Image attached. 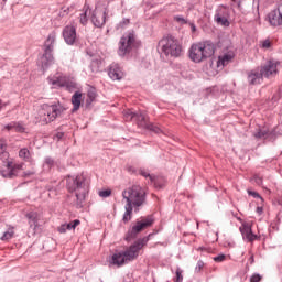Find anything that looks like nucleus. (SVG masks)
<instances>
[{"mask_svg": "<svg viewBox=\"0 0 282 282\" xmlns=\"http://www.w3.org/2000/svg\"><path fill=\"white\" fill-rule=\"evenodd\" d=\"M215 21L219 25H224L225 28H228V25H230V22L228 21V17L224 15L223 11H219L218 13H216Z\"/></svg>", "mask_w": 282, "mask_h": 282, "instance_id": "23", "label": "nucleus"}, {"mask_svg": "<svg viewBox=\"0 0 282 282\" xmlns=\"http://www.w3.org/2000/svg\"><path fill=\"white\" fill-rule=\"evenodd\" d=\"M12 237H14V229H9L8 231H6L3 234V236L1 237L2 241H10V239H12Z\"/></svg>", "mask_w": 282, "mask_h": 282, "instance_id": "30", "label": "nucleus"}, {"mask_svg": "<svg viewBox=\"0 0 282 282\" xmlns=\"http://www.w3.org/2000/svg\"><path fill=\"white\" fill-rule=\"evenodd\" d=\"M6 129H8V131H12V129H14V123L6 126Z\"/></svg>", "mask_w": 282, "mask_h": 282, "instance_id": "53", "label": "nucleus"}, {"mask_svg": "<svg viewBox=\"0 0 282 282\" xmlns=\"http://www.w3.org/2000/svg\"><path fill=\"white\" fill-rule=\"evenodd\" d=\"M63 39L67 45H74L78 41V35L76 34V26L66 25L62 32Z\"/></svg>", "mask_w": 282, "mask_h": 282, "instance_id": "13", "label": "nucleus"}, {"mask_svg": "<svg viewBox=\"0 0 282 282\" xmlns=\"http://www.w3.org/2000/svg\"><path fill=\"white\" fill-rule=\"evenodd\" d=\"M44 164L47 166V169H52V166L55 164L54 159L51 156L45 158Z\"/></svg>", "mask_w": 282, "mask_h": 282, "instance_id": "38", "label": "nucleus"}, {"mask_svg": "<svg viewBox=\"0 0 282 282\" xmlns=\"http://www.w3.org/2000/svg\"><path fill=\"white\" fill-rule=\"evenodd\" d=\"M183 281H184V276L182 275V269H177L174 282H183Z\"/></svg>", "mask_w": 282, "mask_h": 282, "instance_id": "41", "label": "nucleus"}, {"mask_svg": "<svg viewBox=\"0 0 282 282\" xmlns=\"http://www.w3.org/2000/svg\"><path fill=\"white\" fill-rule=\"evenodd\" d=\"M214 261H216V263H221V261H226V254H219L215 257Z\"/></svg>", "mask_w": 282, "mask_h": 282, "instance_id": "45", "label": "nucleus"}, {"mask_svg": "<svg viewBox=\"0 0 282 282\" xmlns=\"http://www.w3.org/2000/svg\"><path fill=\"white\" fill-rule=\"evenodd\" d=\"M54 43H56V32H52L48 34L47 40L44 43V54L41 57V67L43 72L50 67V65H54Z\"/></svg>", "mask_w": 282, "mask_h": 282, "instance_id": "5", "label": "nucleus"}, {"mask_svg": "<svg viewBox=\"0 0 282 282\" xmlns=\"http://www.w3.org/2000/svg\"><path fill=\"white\" fill-rule=\"evenodd\" d=\"M80 102H83V93L75 91L72 96L73 113L80 109Z\"/></svg>", "mask_w": 282, "mask_h": 282, "instance_id": "22", "label": "nucleus"}, {"mask_svg": "<svg viewBox=\"0 0 282 282\" xmlns=\"http://www.w3.org/2000/svg\"><path fill=\"white\" fill-rule=\"evenodd\" d=\"M151 183L154 185L155 188H158V191L164 188V182H162V180H160L155 176H154V180L151 181Z\"/></svg>", "mask_w": 282, "mask_h": 282, "instance_id": "33", "label": "nucleus"}, {"mask_svg": "<svg viewBox=\"0 0 282 282\" xmlns=\"http://www.w3.org/2000/svg\"><path fill=\"white\" fill-rule=\"evenodd\" d=\"M65 226H66V230H76V227L80 226V220L75 219L74 221L65 224Z\"/></svg>", "mask_w": 282, "mask_h": 282, "instance_id": "29", "label": "nucleus"}, {"mask_svg": "<svg viewBox=\"0 0 282 282\" xmlns=\"http://www.w3.org/2000/svg\"><path fill=\"white\" fill-rule=\"evenodd\" d=\"M279 206H282V198L278 199Z\"/></svg>", "mask_w": 282, "mask_h": 282, "instance_id": "56", "label": "nucleus"}, {"mask_svg": "<svg viewBox=\"0 0 282 282\" xmlns=\"http://www.w3.org/2000/svg\"><path fill=\"white\" fill-rule=\"evenodd\" d=\"M234 3H238V6H241V0H231Z\"/></svg>", "mask_w": 282, "mask_h": 282, "instance_id": "54", "label": "nucleus"}, {"mask_svg": "<svg viewBox=\"0 0 282 282\" xmlns=\"http://www.w3.org/2000/svg\"><path fill=\"white\" fill-rule=\"evenodd\" d=\"M111 196V189H105L99 192V197H110Z\"/></svg>", "mask_w": 282, "mask_h": 282, "instance_id": "44", "label": "nucleus"}, {"mask_svg": "<svg viewBox=\"0 0 282 282\" xmlns=\"http://www.w3.org/2000/svg\"><path fill=\"white\" fill-rule=\"evenodd\" d=\"M90 19L95 28H102L107 23V10H94Z\"/></svg>", "mask_w": 282, "mask_h": 282, "instance_id": "12", "label": "nucleus"}, {"mask_svg": "<svg viewBox=\"0 0 282 282\" xmlns=\"http://www.w3.org/2000/svg\"><path fill=\"white\" fill-rule=\"evenodd\" d=\"M174 21H176V23H181V25H186V23H188V21H186L182 15H175Z\"/></svg>", "mask_w": 282, "mask_h": 282, "instance_id": "37", "label": "nucleus"}, {"mask_svg": "<svg viewBox=\"0 0 282 282\" xmlns=\"http://www.w3.org/2000/svg\"><path fill=\"white\" fill-rule=\"evenodd\" d=\"M87 96L88 97L86 99V109H89L91 107V102H94L96 100V93L88 91Z\"/></svg>", "mask_w": 282, "mask_h": 282, "instance_id": "28", "label": "nucleus"}, {"mask_svg": "<svg viewBox=\"0 0 282 282\" xmlns=\"http://www.w3.org/2000/svg\"><path fill=\"white\" fill-rule=\"evenodd\" d=\"M63 111H65V109L62 108V106L44 105L42 109L39 110L40 122H42V124H50V122H54Z\"/></svg>", "mask_w": 282, "mask_h": 282, "instance_id": "6", "label": "nucleus"}, {"mask_svg": "<svg viewBox=\"0 0 282 282\" xmlns=\"http://www.w3.org/2000/svg\"><path fill=\"white\" fill-rule=\"evenodd\" d=\"M66 186L69 193H75L78 208H83V203L89 193L87 177L84 174H78L75 177L68 176Z\"/></svg>", "mask_w": 282, "mask_h": 282, "instance_id": "1", "label": "nucleus"}, {"mask_svg": "<svg viewBox=\"0 0 282 282\" xmlns=\"http://www.w3.org/2000/svg\"><path fill=\"white\" fill-rule=\"evenodd\" d=\"M139 173L142 175V177H149L150 182H153V180H155V176L151 175V173H149V171L147 170H139Z\"/></svg>", "mask_w": 282, "mask_h": 282, "instance_id": "34", "label": "nucleus"}, {"mask_svg": "<svg viewBox=\"0 0 282 282\" xmlns=\"http://www.w3.org/2000/svg\"><path fill=\"white\" fill-rule=\"evenodd\" d=\"M122 197L129 206H133L135 213L140 210V206L147 204V194L139 185H134L122 192Z\"/></svg>", "mask_w": 282, "mask_h": 282, "instance_id": "3", "label": "nucleus"}, {"mask_svg": "<svg viewBox=\"0 0 282 282\" xmlns=\"http://www.w3.org/2000/svg\"><path fill=\"white\" fill-rule=\"evenodd\" d=\"M261 47L263 50H270L272 47V42H270V40H264L262 41Z\"/></svg>", "mask_w": 282, "mask_h": 282, "instance_id": "42", "label": "nucleus"}, {"mask_svg": "<svg viewBox=\"0 0 282 282\" xmlns=\"http://www.w3.org/2000/svg\"><path fill=\"white\" fill-rule=\"evenodd\" d=\"M131 23V20L127 19V18H123L121 20V22H119L117 24V30H124V28H127V25H129Z\"/></svg>", "mask_w": 282, "mask_h": 282, "instance_id": "31", "label": "nucleus"}, {"mask_svg": "<svg viewBox=\"0 0 282 282\" xmlns=\"http://www.w3.org/2000/svg\"><path fill=\"white\" fill-rule=\"evenodd\" d=\"M161 46V52L164 55L170 56V58H180L182 56V44L180 43L178 39L174 36H167L159 42Z\"/></svg>", "mask_w": 282, "mask_h": 282, "instance_id": "4", "label": "nucleus"}, {"mask_svg": "<svg viewBox=\"0 0 282 282\" xmlns=\"http://www.w3.org/2000/svg\"><path fill=\"white\" fill-rule=\"evenodd\" d=\"M240 232L242 235V238L252 243V241H256L258 239V236L252 232V227L248 224H243L242 227H240Z\"/></svg>", "mask_w": 282, "mask_h": 282, "instance_id": "18", "label": "nucleus"}, {"mask_svg": "<svg viewBox=\"0 0 282 282\" xmlns=\"http://www.w3.org/2000/svg\"><path fill=\"white\" fill-rule=\"evenodd\" d=\"M68 91L76 89V84L72 82L69 78L66 79V84L64 86Z\"/></svg>", "mask_w": 282, "mask_h": 282, "instance_id": "35", "label": "nucleus"}, {"mask_svg": "<svg viewBox=\"0 0 282 282\" xmlns=\"http://www.w3.org/2000/svg\"><path fill=\"white\" fill-rule=\"evenodd\" d=\"M248 195H250L251 197H254V199H261V202H263V197H261V195L254 191H250L248 189Z\"/></svg>", "mask_w": 282, "mask_h": 282, "instance_id": "39", "label": "nucleus"}, {"mask_svg": "<svg viewBox=\"0 0 282 282\" xmlns=\"http://www.w3.org/2000/svg\"><path fill=\"white\" fill-rule=\"evenodd\" d=\"M48 83L53 87H65L67 77H57L56 79L48 78Z\"/></svg>", "mask_w": 282, "mask_h": 282, "instance_id": "24", "label": "nucleus"}, {"mask_svg": "<svg viewBox=\"0 0 282 282\" xmlns=\"http://www.w3.org/2000/svg\"><path fill=\"white\" fill-rule=\"evenodd\" d=\"M126 212L123 214V218L122 221H124V224L131 221V215H133V206L126 204L124 206Z\"/></svg>", "mask_w": 282, "mask_h": 282, "instance_id": "26", "label": "nucleus"}, {"mask_svg": "<svg viewBox=\"0 0 282 282\" xmlns=\"http://www.w3.org/2000/svg\"><path fill=\"white\" fill-rule=\"evenodd\" d=\"M21 169H23V165L14 164L11 161H8L6 165V170H1L0 175H2V177H6L8 180H13V177H17Z\"/></svg>", "mask_w": 282, "mask_h": 282, "instance_id": "11", "label": "nucleus"}, {"mask_svg": "<svg viewBox=\"0 0 282 282\" xmlns=\"http://www.w3.org/2000/svg\"><path fill=\"white\" fill-rule=\"evenodd\" d=\"M203 269H204V261L198 260L195 270H196L197 272H202Z\"/></svg>", "mask_w": 282, "mask_h": 282, "instance_id": "46", "label": "nucleus"}, {"mask_svg": "<svg viewBox=\"0 0 282 282\" xmlns=\"http://www.w3.org/2000/svg\"><path fill=\"white\" fill-rule=\"evenodd\" d=\"M249 261H250V263H254V256H251V257L249 258Z\"/></svg>", "mask_w": 282, "mask_h": 282, "instance_id": "55", "label": "nucleus"}, {"mask_svg": "<svg viewBox=\"0 0 282 282\" xmlns=\"http://www.w3.org/2000/svg\"><path fill=\"white\" fill-rule=\"evenodd\" d=\"M19 156L22 158V160H30V150L28 148H23L19 151Z\"/></svg>", "mask_w": 282, "mask_h": 282, "instance_id": "32", "label": "nucleus"}, {"mask_svg": "<svg viewBox=\"0 0 282 282\" xmlns=\"http://www.w3.org/2000/svg\"><path fill=\"white\" fill-rule=\"evenodd\" d=\"M64 135H65V133H63V132H57V133L55 134V138H56L57 140H63Z\"/></svg>", "mask_w": 282, "mask_h": 282, "instance_id": "50", "label": "nucleus"}, {"mask_svg": "<svg viewBox=\"0 0 282 282\" xmlns=\"http://www.w3.org/2000/svg\"><path fill=\"white\" fill-rule=\"evenodd\" d=\"M279 63H275L274 61H268L265 65H263L260 69L262 76L265 78H270V76H274L278 74L276 67Z\"/></svg>", "mask_w": 282, "mask_h": 282, "instance_id": "14", "label": "nucleus"}, {"mask_svg": "<svg viewBox=\"0 0 282 282\" xmlns=\"http://www.w3.org/2000/svg\"><path fill=\"white\" fill-rule=\"evenodd\" d=\"M247 80L249 85H261V80H263V74L261 69L256 68L247 73Z\"/></svg>", "mask_w": 282, "mask_h": 282, "instance_id": "17", "label": "nucleus"}, {"mask_svg": "<svg viewBox=\"0 0 282 282\" xmlns=\"http://www.w3.org/2000/svg\"><path fill=\"white\" fill-rule=\"evenodd\" d=\"M8 145L3 140H0V160H8V152L6 151Z\"/></svg>", "mask_w": 282, "mask_h": 282, "instance_id": "27", "label": "nucleus"}, {"mask_svg": "<svg viewBox=\"0 0 282 282\" xmlns=\"http://www.w3.org/2000/svg\"><path fill=\"white\" fill-rule=\"evenodd\" d=\"M254 182L258 186H261V184H263V178H261V176H254Z\"/></svg>", "mask_w": 282, "mask_h": 282, "instance_id": "48", "label": "nucleus"}, {"mask_svg": "<svg viewBox=\"0 0 282 282\" xmlns=\"http://www.w3.org/2000/svg\"><path fill=\"white\" fill-rule=\"evenodd\" d=\"M155 219H153V216H148L141 218V220H138L134 226L127 232L126 235V241H131L132 239H135L142 230H145V228H150V226H153V223Z\"/></svg>", "mask_w": 282, "mask_h": 282, "instance_id": "8", "label": "nucleus"}, {"mask_svg": "<svg viewBox=\"0 0 282 282\" xmlns=\"http://www.w3.org/2000/svg\"><path fill=\"white\" fill-rule=\"evenodd\" d=\"M112 265H117V268H121V265H124L127 263V258L124 257V253L121 252H116L111 257V262Z\"/></svg>", "mask_w": 282, "mask_h": 282, "instance_id": "20", "label": "nucleus"}, {"mask_svg": "<svg viewBox=\"0 0 282 282\" xmlns=\"http://www.w3.org/2000/svg\"><path fill=\"white\" fill-rule=\"evenodd\" d=\"M48 83L53 87H65L67 77H57L56 79L48 78Z\"/></svg>", "mask_w": 282, "mask_h": 282, "instance_id": "25", "label": "nucleus"}, {"mask_svg": "<svg viewBox=\"0 0 282 282\" xmlns=\"http://www.w3.org/2000/svg\"><path fill=\"white\" fill-rule=\"evenodd\" d=\"M36 172H34V171H26V172H24V174H23V177H31V175H34Z\"/></svg>", "mask_w": 282, "mask_h": 282, "instance_id": "49", "label": "nucleus"}, {"mask_svg": "<svg viewBox=\"0 0 282 282\" xmlns=\"http://www.w3.org/2000/svg\"><path fill=\"white\" fill-rule=\"evenodd\" d=\"M25 217L29 221L30 228H32L33 230H36V228L39 227V213L29 212L25 214Z\"/></svg>", "mask_w": 282, "mask_h": 282, "instance_id": "19", "label": "nucleus"}, {"mask_svg": "<svg viewBox=\"0 0 282 282\" xmlns=\"http://www.w3.org/2000/svg\"><path fill=\"white\" fill-rule=\"evenodd\" d=\"M256 213H258V215H263V208L261 206L257 207Z\"/></svg>", "mask_w": 282, "mask_h": 282, "instance_id": "51", "label": "nucleus"}, {"mask_svg": "<svg viewBox=\"0 0 282 282\" xmlns=\"http://www.w3.org/2000/svg\"><path fill=\"white\" fill-rule=\"evenodd\" d=\"M147 243H149V237L140 238L126 251H122L123 257H126V261H134V259H138L142 247Z\"/></svg>", "mask_w": 282, "mask_h": 282, "instance_id": "9", "label": "nucleus"}, {"mask_svg": "<svg viewBox=\"0 0 282 282\" xmlns=\"http://www.w3.org/2000/svg\"><path fill=\"white\" fill-rule=\"evenodd\" d=\"M133 47H135V34L128 33L127 35H123L119 41V56H127V54L131 53Z\"/></svg>", "mask_w": 282, "mask_h": 282, "instance_id": "10", "label": "nucleus"}, {"mask_svg": "<svg viewBox=\"0 0 282 282\" xmlns=\"http://www.w3.org/2000/svg\"><path fill=\"white\" fill-rule=\"evenodd\" d=\"M13 129L19 133H23L25 131V128L21 123H14Z\"/></svg>", "mask_w": 282, "mask_h": 282, "instance_id": "43", "label": "nucleus"}, {"mask_svg": "<svg viewBox=\"0 0 282 282\" xmlns=\"http://www.w3.org/2000/svg\"><path fill=\"white\" fill-rule=\"evenodd\" d=\"M108 76L111 80H122L124 78V72L120 67V64L112 63L109 67Z\"/></svg>", "mask_w": 282, "mask_h": 282, "instance_id": "15", "label": "nucleus"}, {"mask_svg": "<svg viewBox=\"0 0 282 282\" xmlns=\"http://www.w3.org/2000/svg\"><path fill=\"white\" fill-rule=\"evenodd\" d=\"M124 116L127 120H134V122H137L138 127H141V129H148L149 131H152V133H162L160 127L149 123L147 120V115L143 112H133L129 110L124 113Z\"/></svg>", "mask_w": 282, "mask_h": 282, "instance_id": "7", "label": "nucleus"}, {"mask_svg": "<svg viewBox=\"0 0 282 282\" xmlns=\"http://www.w3.org/2000/svg\"><path fill=\"white\" fill-rule=\"evenodd\" d=\"M58 232H61L62 235H64L65 232H67V227L65 224H63L61 227H58Z\"/></svg>", "mask_w": 282, "mask_h": 282, "instance_id": "47", "label": "nucleus"}, {"mask_svg": "<svg viewBox=\"0 0 282 282\" xmlns=\"http://www.w3.org/2000/svg\"><path fill=\"white\" fill-rule=\"evenodd\" d=\"M87 21H89V19L87 18V11H85L79 15V23H82V25H87Z\"/></svg>", "mask_w": 282, "mask_h": 282, "instance_id": "36", "label": "nucleus"}, {"mask_svg": "<svg viewBox=\"0 0 282 282\" xmlns=\"http://www.w3.org/2000/svg\"><path fill=\"white\" fill-rule=\"evenodd\" d=\"M253 135L258 140H270V141L276 140V132L274 130L270 132L268 128H259Z\"/></svg>", "mask_w": 282, "mask_h": 282, "instance_id": "16", "label": "nucleus"}, {"mask_svg": "<svg viewBox=\"0 0 282 282\" xmlns=\"http://www.w3.org/2000/svg\"><path fill=\"white\" fill-rule=\"evenodd\" d=\"M192 32H197V26H195V23H189Z\"/></svg>", "mask_w": 282, "mask_h": 282, "instance_id": "52", "label": "nucleus"}, {"mask_svg": "<svg viewBox=\"0 0 282 282\" xmlns=\"http://www.w3.org/2000/svg\"><path fill=\"white\" fill-rule=\"evenodd\" d=\"M188 54L193 63H202V61H206V58L215 55V44L210 41L193 44Z\"/></svg>", "mask_w": 282, "mask_h": 282, "instance_id": "2", "label": "nucleus"}, {"mask_svg": "<svg viewBox=\"0 0 282 282\" xmlns=\"http://www.w3.org/2000/svg\"><path fill=\"white\" fill-rule=\"evenodd\" d=\"M232 58H235V53L232 52L220 55L217 61V67H226V65H228Z\"/></svg>", "mask_w": 282, "mask_h": 282, "instance_id": "21", "label": "nucleus"}, {"mask_svg": "<svg viewBox=\"0 0 282 282\" xmlns=\"http://www.w3.org/2000/svg\"><path fill=\"white\" fill-rule=\"evenodd\" d=\"M263 276L259 273H253L250 278V282H261Z\"/></svg>", "mask_w": 282, "mask_h": 282, "instance_id": "40", "label": "nucleus"}]
</instances>
